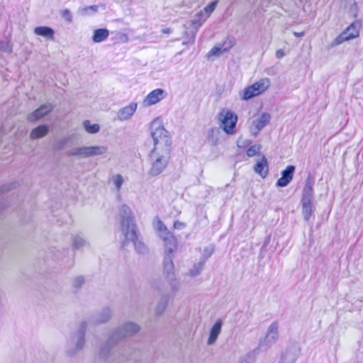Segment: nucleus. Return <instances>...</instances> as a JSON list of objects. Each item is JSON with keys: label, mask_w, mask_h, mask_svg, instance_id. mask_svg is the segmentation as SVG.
I'll list each match as a JSON object with an SVG mask.
<instances>
[{"label": "nucleus", "mask_w": 363, "mask_h": 363, "mask_svg": "<svg viewBox=\"0 0 363 363\" xmlns=\"http://www.w3.org/2000/svg\"><path fill=\"white\" fill-rule=\"evenodd\" d=\"M270 242V235L267 236L266 238H265V240L264 242V244L261 248V250L263 251L267 247V245H269Z\"/></svg>", "instance_id": "nucleus-52"}, {"label": "nucleus", "mask_w": 363, "mask_h": 363, "mask_svg": "<svg viewBox=\"0 0 363 363\" xmlns=\"http://www.w3.org/2000/svg\"><path fill=\"white\" fill-rule=\"evenodd\" d=\"M124 233L125 240L122 242L121 247H124L128 241H132L134 244L135 250L139 254L145 255L148 252V247L140 240L137 235L136 228H132L130 231Z\"/></svg>", "instance_id": "nucleus-10"}, {"label": "nucleus", "mask_w": 363, "mask_h": 363, "mask_svg": "<svg viewBox=\"0 0 363 363\" xmlns=\"http://www.w3.org/2000/svg\"><path fill=\"white\" fill-rule=\"evenodd\" d=\"M314 179L308 175L305 181V185L302 190L301 205L303 219L309 222L312 217H314L315 206L314 204Z\"/></svg>", "instance_id": "nucleus-3"}, {"label": "nucleus", "mask_w": 363, "mask_h": 363, "mask_svg": "<svg viewBox=\"0 0 363 363\" xmlns=\"http://www.w3.org/2000/svg\"><path fill=\"white\" fill-rule=\"evenodd\" d=\"M254 171L263 179L267 177L269 174L268 162L264 155L262 157L260 160L257 162L254 167Z\"/></svg>", "instance_id": "nucleus-18"}, {"label": "nucleus", "mask_w": 363, "mask_h": 363, "mask_svg": "<svg viewBox=\"0 0 363 363\" xmlns=\"http://www.w3.org/2000/svg\"><path fill=\"white\" fill-rule=\"evenodd\" d=\"M109 35V31L106 28H98L94 31L92 40L94 43L104 41Z\"/></svg>", "instance_id": "nucleus-25"}, {"label": "nucleus", "mask_w": 363, "mask_h": 363, "mask_svg": "<svg viewBox=\"0 0 363 363\" xmlns=\"http://www.w3.org/2000/svg\"><path fill=\"white\" fill-rule=\"evenodd\" d=\"M344 6L347 10V13L352 17H357L358 13V7L355 0H344Z\"/></svg>", "instance_id": "nucleus-26"}, {"label": "nucleus", "mask_w": 363, "mask_h": 363, "mask_svg": "<svg viewBox=\"0 0 363 363\" xmlns=\"http://www.w3.org/2000/svg\"><path fill=\"white\" fill-rule=\"evenodd\" d=\"M168 301L169 297L167 295H164L161 297L155 308V313L157 315H160L164 312L167 306Z\"/></svg>", "instance_id": "nucleus-28"}, {"label": "nucleus", "mask_w": 363, "mask_h": 363, "mask_svg": "<svg viewBox=\"0 0 363 363\" xmlns=\"http://www.w3.org/2000/svg\"><path fill=\"white\" fill-rule=\"evenodd\" d=\"M161 31L163 34H169L172 32V29L169 28H162Z\"/></svg>", "instance_id": "nucleus-55"}, {"label": "nucleus", "mask_w": 363, "mask_h": 363, "mask_svg": "<svg viewBox=\"0 0 363 363\" xmlns=\"http://www.w3.org/2000/svg\"><path fill=\"white\" fill-rule=\"evenodd\" d=\"M84 282V277L83 276H78L73 279L72 286L75 289L79 290Z\"/></svg>", "instance_id": "nucleus-42"}, {"label": "nucleus", "mask_w": 363, "mask_h": 363, "mask_svg": "<svg viewBox=\"0 0 363 363\" xmlns=\"http://www.w3.org/2000/svg\"><path fill=\"white\" fill-rule=\"evenodd\" d=\"M164 271L167 274V277L169 279H173L174 277V263L171 264H167L163 265Z\"/></svg>", "instance_id": "nucleus-40"}, {"label": "nucleus", "mask_w": 363, "mask_h": 363, "mask_svg": "<svg viewBox=\"0 0 363 363\" xmlns=\"http://www.w3.org/2000/svg\"><path fill=\"white\" fill-rule=\"evenodd\" d=\"M346 29H350L349 34H354V33L357 32V36L359 35V30L357 29V26H354V23H352Z\"/></svg>", "instance_id": "nucleus-50"}, {"label": "nucleus", "mask_w": 363, "mask_h": 363, "mask_svg": "<svg viewBox=\"0 0 363 363\" xmlns=\"http://www.w3.org/2000/svg\"><path fill=\"white\" fill-rule=\"evenodd\" d=\"M119 216L121 217V229L123 233H128L132 228L135 229L136 225L134 223L133 213L130 207L127 205H122L119 209Z\"/></svg>", "instance_id": "nucleus-8"}, {"label": "nucleus", "mask_w": 363, "mask_h": 363, "mask_svg": "<svg viewBox=\"0 0 363 363\" xmlns=\"http://www.w3.org/2000/svg\"><path fill=\"white\" fill-rule=\"evenodd\" d=\"M350 29H345L342 33H340L335 39L332 42L331 46L338 45L345 41L350 40L351 39L355 38L357 37V33H354V34H349Z\"/></svg>", "instance_id": "nucleus-21"}, {"label": "nucleus", "mask_w": 363, "mask_h": 363, "mask_svg": "<svg viewBox=\"0 0 363 363\" xmlns=\"http://www.w3.org/2000/svg\"><path fill=\"white\" fill-rule=\"evenodd\" d=\"M205 264V260L200 261L198 263L195 264L191 269L189 271V275L194 277L200 274L202 271L203 266Z\"/></svg>", "instance_id": "nucleus-30"}, {"label": "nucleus", "mask_w": 363, "mask_h": 363, "mask_svg": "<svg viewBox=\"0 0 363 363\" xmlns=\"http://www.w3.org/2000/svg\"><path fill=\"white\" fill-rule=\"evenodd\" d=\"M174 255L173 253H169V252L165 251V255L163 260V265L167 264L173 263Z\"/></svg>", "instance_id": "nucleus-46"}, {"label": "nucleus", "mask_w": 363, "mask_h": 363, "mask_svg": "<svg viewBox=\"0 0 363 363\" xmlns=\"http://www.w3.org/2000/svg\"><path fill=\"white\" fill-rule=\"evenodd\" d=\"M182 44L184 45H191L194 44V42L193 38H191V40L184 39Z\"/></svg>", "instance_id": "nucleus-53"}, {"label": "nucleus", "mask_w": 363, "mask_h": 363, "mask_svg": "<svg viewBox=\"0 0 363 363\" xmlns=\"http://www.w3.org/2000/svg\"><path fill=\"white\" fill-rule=\"evenodd\" d=\"M186 226V224L184 222L179 220H175L174 222L173 227L176 230H182L184 229Z\"/></svg>", "instance_id": "nucleus-48"}, {"label": "nucleus", "mask_w": 363, "mask_h": 363, "mask_svg": "<svg viewBox=\"0 0 363 363\" xmlns=\"http://www.w3.org/2000/svg\"><path fill=\"white\" fill-rule=\"evenodd\" d=\"M138 104L132 102L129 105L121 108L117 113L118 119L121 121L129 119L135 112Z\"/></svg>", "instance_id": "nucleus-17"}, {"label": "nucleus", "mask_w": 363, "mask_h": 363, "mask_svg": "<svg viewBox=\"0 0 363 363\" xmlns=\"http://www.w3.org/2000/svg\"><path fill=\"white\" fill-rule=\"evenodd\" d=\"M182 52L183 51H180V52H177V55H182Z\"/></svg>", "instance_id": "nucleus-57"}, {"label": "nucleus", "mask_w": 363, "mask_h": 363, "mask_svg": "<svg viewBox=\"0 0 363 363\" xmlns=\"http://www.w3.org/2000/svg\"><path fill=\"white\" fill-rule=\"evenodd\" d=\"M151 136L154 141V147L172 150V139L169 132L160 121H154L150 124Z\"/></svg>", "instance_id": "nucleus-4"}, {"label": "nucleus", "mask_w": 363, "mask_h": 363, "mask_svg": "<svg viewBox=\"0 0 363 363\" xmlns=\"http://www.w3.org/2000/svg\"><path fill=\"white\" fill-rule=\"evenodd\" d=\"M301 352V348L297 345H293L287 348L281 356L279 363H295Z\"/></svg>", "instance_id": "nucleus-12"}, {"label": "nucleus", "mask_w": 363, "mask_h": 363, "mask_svg": "<svg viewBox=\"0 0 363 363\" xmlns=\"http://www.w3.org/2000/svg\"><path fill=\"white\" fill-rule=\"evenodd\" d=\"M62 17L68 23H70L72 22V13L71 11L67 9H64L62 11Z\"/></svg>", "instance_id": "nucleus-45"}, {"label": "nucleus", "mask_w": 363, "mask_h": 363, "mask_svg": "<svg viewBox=\"0 0 363 363\" xmlns=\"http://www.w3.org/2000/svg\"><path fill=\"white\" fill-rule=\"evenodd\" d=\"M285 55V52L282 49H279L276 52V57L278 59L282 58Z\"/></svg>", "instance_id": "nucleus-51"}, {"label": "nucleus", "mask_w": 363, "mask_h": 363, "mask_svg": "<svg viewBox=\"0 0 363 363\" xmlns=\"http://www.w3.org/2000/svg\"><path fill=\"white\" fill-rule=\"evenodd\" d=\"M170 284H171V287H172V290L177 291L178 289L179 284H178V283L177 281H174Z\"/></svg>", "instance_id": "nucleus-54"}, {"label": "nucleus", "mask_w": 363, "mask_h": 363, "mask_svg": "<svg viewBox=\"0 0 363 363\" xmlns=\"http://www.w3.org/2000/svg\"><path fill=\"white\" fill-rule=\"evenodd\" d=\"M270 85V80L268 78H263L251 85V89L255 91L257 95L261 94L267 90Z\"/></svg>", "instance_id": "nucleus-20"}, {"label": "nucleus", "mask_w": 363, "mask_h": 363, "mask_svg": "<svg viewBox=\"0 0 363 363\" xmlns=\"http://www.w3.org/2000/svg\"><path fill=\"white\" fill-rule=\"evenodd\" d=\"M223 130L228 135L235 133V126L238 122V116L230 110H223L219 113Z\"/></svg>", "instance_id": "nucleus-7"}, {"label": "nucleus", "mask_w": 363, "mask_h": 363, "mask_svg": "<svg viewBox=\"0 0 363 363\" xmlns=\"http://www.w3.org/2000/svg\"><path fill=\"white\" fill-rule=\"evenodd\" d=\"M111 317V311L108 308H106L98 315L95 319L97 323H104L107 322Z\"/></svg>", "instance_id": "nucleus-29"}, {"label": "nucleus", "mask_w": 363, "mask_h": 363, "mask_svg": "<svg viewBox=\"0 0 363 363\" xmlns=\"http://www.w3.org/2000/svg\"><path fill=\"white\" fill-rule=\"evenodd\" d=\"M171 154L172 150L154 147L148 156L151 166L148 171V174L151 177L160 175L167 167L171 158Z\"/></svg>", "instance_id": "nucleus-2"}, {"label": "nucleus", "mask_w": 363, "mask_h": 363, "mask_svg": "<svg viewBox=\"0 0 363 363\" xmlns=\"http://www.w3.org/2000/svg\"><path fill=\"white\" fill-rule=\"evenodd\" d=\"M113 183L117 190H120L123 183V178L121 174H116L113 177Z\"/></svg>", "instance_id": "nucleus-44"}, {"label": "nucleus", "mask_w": 363, "mask_h": 363, "mask_svg": "<svg viewBox=\"0 0 363 363\" xmlns=\"http://www.w3.org/2000/svg\"><path fill=\"white\" fill-rule=\"evenodd\" d=\"M222 325L223 321L220 319H218L216 321L210 330V334L207 342L208 345H213L216 342L217 338L221 332Z\"/></svg>", "instance_id": "nucleus-19"}, {"label": "nucleus", "mask_w": 363, "mask_h": 363, "mask_svg": "<svg viewBox=\"0 0 363 363\" xmlns=\"http://www.w3.org/2000/svg\"><path fill=\"white\" fill-rule=\"evenodd\" d=\"M256 96H258L257 94L251 89V86H249L244 89L242 99L248 100Z\"/></svg>", "instance_id": "nucleus-39"}, {"label": "nucleus", "mask_w": 363, "mask_h": 363, "mask_svg": "<svg viewBox=\"0 0 363 363\" xmlns=\"http://www.w3.org/2000/svg\"><path fill=\"white\" fill-rule=\"evenodd\" d=\"M218 3V0L213 1L204 8L206 16H208V17L209 16V15L215 10Z\"/></svg>", "instance_id": "nucleus-43"}, {"label": "nucleus", "mask_w": 363, "mask_h": 363, "mask_svg": "<svg viewBox=\"0 0 363 363\" xmlns=\"http://www.w3.org/2000/svg\"><path fill=\"white\" fill-rule=\"evenodd\" d=\"M34 33L49 40H54L55 30L48 26H38L34 28Z\"/></svg>", "instance_id": "nucleus-22"}, {"label": "nucleus", "mask_w": 363, "mask_h": 363, "mask_svg": "<svg viewBox=\"0 0 363 363\" xmlns=\"http://www.w3.org/2000/svg\"><path fill=\"white\" fill-rule=\"evenodd\" d=\"M86 243V241L82 237L76 235L73 238L72 247L74 250H78L84 246Z\"/></svg>", "instance_id": "nucleus-35"}, {"label": "nucleus", "mask_w": 363, "mask_h": 363, "mask_svg": "<svg viewBox=\"0 0 363 363\" xmlns=\"http://www.w3.org/2000/svg\"><path fill=\"white\" fill-rule=\"evenodd\" d=\"M49 132V128L46 125H40L33 129L30 134L32 140L39 139L45 137Z\"/></svg>", "instance_id": "nucleus-23"}, {"label": "nucleus", "mask_w": 363, "mask_h": 363, "mask_svg": "<svg viewBox=\"0 0 363 363\" xmlns=\"http://www.w3.org/2000/svg\"><path fill=\"white\" fill-rule=\"evenodd\" d=\"M164 91L162 89H156L149 93L143 101L145 106H151L158 103L164 98Z\"/></svg>", "instance_id": "nucleus-16"}, {"label": "nucleus", "mask_w": 363, "mask_h": 363, "mask_svg": "<svg viewBox=\"0 0 363 363\" xmlns=\"http://www.w3.org/2000/svg\"><path fill=\"white\" fill-rule=\"evenodd\" d=\"M233 45H230L228 47L224 48L223 45L214 46L208 53V57L218 56L220 54L226 52L230 49Z\"/></svg>", "instance_id": "nucleus-31"}, {"label": "nucleus", "mask_w": 363, "mask_h": 363, "mask_svg": "<svg viewBox=\"0 0 363 363\" xmlns=\"http://www.w3.org/2000/svg\"><path fill=\"white\" fill-rule=\"evenodd\" d=\"M213 250H214L213 247H212L204 248L203 256H204L205 259L203 260L206 261V259L209 258L211 256V255L213 254Z\"/></svg>", "instance_id": "nucleus-47"}, {"label": "nucleus", "mask_w": 363, "mask_h": 363, "mask_svg": "<svg viewBox=\"0 0 363 363\" xmlns=\"http://www.w3.org/2000/svg\"><path fill=\"white\" fill-rule=\"evenodd\" d=\"M83 125L86 131L89 133L94 134L100 130V126L99 124H91L90 121L88 120L84 121Z\"/></svg>", "instance_id": "nucleus-32"}, {"label": "nucleus", "mask_w": 363, "mask_h": 363, "mask_svg": "<svg viewBox=\"0 0 363 363\" xmlns=\"http://www.w3.org/2000/svg\"><path fill=\"white\" fill-rule=\"evenodd\" d=\"M108 148L106 146H90L74 147L67 152L68 156H79L82 157H90L96 155H102L107 152Z\"/></svg>", "instance_id": "nucleus-6"}, {"label": "nucleus", "mask_w": 363, "mask_h": 363, "mask_svg": "<svg viewBox=\"0 0 363 363\" xmlns=\"http://www.w3.org/2000/svg\"><path fill=\"white\" fill-rule=\"evenodd\" d=\"M14 185L15 184H6L0 186V212L8 206V203L4 200L2 194L12 189Z\"/></svg>", "instance_id": "nucleus-27"}, {"label": "nucleus", "mask_w": 363, "mask_h": 363, "mask_svg": "<svg viewBox=\"0 0 363 363\" xmlns=\"http://www.w3.org/2000/svg\"><path fill=\"white\" fill-rule=\"evenodd\" d=\"M261 145H252L250 146L247 150V155L250 157H252L256 155H257L259 153V152L261 150Z\"/></svg>", "instance_id": "nucleus-38"}, {"label": "nucleus", "mask_w": 363, "mask_h": 363, "mask_svg": "<svg viewBox=\"0 0 363 363\" xmlns=\"http://www.w3.org/2000/svg\"><path fill=\"white\" fill-rule=\"evenodd\" d=\"M296 167L294 165H289L281 171V177L277 180L276 186L278 187L286 186L292 180Z\"/></svg>", "instance_id": "nucleus-14"}, {"label": "nucleus", "mask_w": 363, "mask_h": 363, "mask_svg": "<svg viewBox=\"0 0 363 363\" xmlns=\"http://www.w3.org/2000/svg\"><path fill=\"white\" fill-rule=\"evenodd\" d=\"M216 132L214 128H211L208 130V139L211 140L213 145H216V142L213 140V135Z\"/></svg>", "instance_id": "nucleus-49"}, {"label": "nucleus", "mask_w": 363, "mask_h": 363, "mask_svg": "<svg viewBox=\"0 0 363 363\" xmlns=\"http://www.w3.org/2000/svg\"><path fill=\"white\" fill-rule=\"evenodd\" d=\"M279 339V323L272 322L267 329V335L263 340L259 342V347L268 349L274 345Z\"/></svg>", "instance_id": "nucleus-9"}, {"label": "nucleus", "mask_w": 363, "mask_h": 363, "mask_svg": "<svg viewBox=\"0 0 363 363\" xmlns=\"http://www.w3.org/2000/svg\"><path fill=\"white\" fill-rule=\"evenodd\" d=\"M86 329V323L82 322L77 331L71 336L69 348L67 350L68 356L73 357L82 350L85 343Z\"/></svg>", "instance_id": "nucleus-5"}, {"label": "nucleus", "mask_w": 363, "mask_h": 363, "mask_svg": "<svg viewBox=\"0 0 363 363\" xmlns=\"http://www.w3.org/2000/svg\"><path fill=\"white\" fill-rule=\"evenodd\" d=\"M304 32H301V33H298V32H294V35L296 36V37H302L304 35Z\"/></svg>", "instance_id": "nucleus-56"}, {"label": "nucleus", "mask_w": 363, "mask_h": 363, "mask_svg": "<svg viewBox=\"0 0 363 363\" xmlns=\"http://www.w3.org/2000/svg\"><path fill=\"white\" fill-rule=\"evenodd\" d=\"M271 115L269 113H263L260 117L253 121L251 127V133L254 135H257L269 122Z\"/></svg>", "instance_id": "nucleus-13"}, {"label": "nucleus", "mask_w": 363, "mask_h": 363, "mask_svg": "<svg viewBox=\"0 0 363 363\" xmlns=\"http://www.w3.org/2000/svg\"><path fill=\"white\" fill-rule=\"evenodd\" d=\"M207 18L208 16H206V14L202 11H201L195 15L194 19L190 21V26L194 28H196V30H199V28L206 21Z\"/></svg>", "instance_id": "nucleus-24"}, {"label": "nucleus", "mask_w": 363, "mask_h": 363, "mask_svg": "<svg viewBox=\"0 0 363 363\" xmlns=\"http://www.w3.org/2000/svg\"><path fill=\"white\" fill-rule=\"evenodd\" d=\"M98 10V6L93 5L86 7H84L79 9V13L82 16L91 15L96 13Z\"/></svg>", "instance_id": "nucleus-36"}, {"label": "nucleus", "mask_w": 363, "mask_h": 363, "mask_svg": "<svg viewBox=\"0 0 363 363\" xmlns=\"http://www.w3.org/2000/svg\"><path fill=\"white\" fill-rule=\"evenodd\" d=\"M160 238L164 242L165 251L169 253L176 252L178 247V240L173 233L169 230L165 234L160 235Z\"/></svg>", "instance_id": "nucleus-11"}, {"label": "nucleus", "mask_w": 363, "mask_h": 363, "mask_svg": "<svg viewBox=\"0 0 363 363\" xmlns=\"http://www.w3.org/2000/svg\"><path fill=\"white\" fill-rule=\"evenodd\" d=\"M140 330L138 325L128 322L117 328L108 337L107 341L100 347L99 356L101 359H107L110 356L111 349L120 341L127 337H130Z\"/></svg>", "instance_id": "nucleus-1"}, {"label": "nucleus", "mask_w": 363, "mask_h": 363, "mask_svg": "<svg viewBox=\"0 0 363 363\" xmlns=\"http://www.w3.org/2000/svg\"><path fill=\"white\" fill-rule=\"evenodd\" d=\"M70 138H62L57 140L53 145V149L57 151H60L66 146V145L69 143Z\"/></svg>", "instance_id": "nucleus-34"}, {"label": "nucleus", "mask_w": 363, "mask_h": 363, "mask_svg": "<svg viewBox=\"0 0 363 363\" xmlns=\"http://www.w3.org/2000/svg\"><path fill=\"white\" fill-rule=\"evenodd\" d=\"M198 32V30L196 28H194L192 27H189L184 32V38L191 40V38L194 40V42L195 43V38L196 33Z\"/></svg>", "instance_id": "nucleus-37"}, {"label": "nucleus", "mask_w": 363, "mask_h": 363, "mask_svg": "<svg viewBox=\"0 0 363 363\" xmlns=\"http://www.w3.org/2000/svg\"><path fill=\"white\" fill-rule=\"evenodd\" d=\"M53 109L52 104H43L33 113L28 115V120L30 122H35L50 113Z\"/></svg>", "instance_id": "nucleus-15"}, {"label": "nucleus", "mask_w": 363, "mask_h": 363, "mask_svg": "<svg viewBox=\"0 0 363 363\" xmlns=\"http://www.w3.org/2000/svg\"><path fill=\"white\" fill-rule=\"evenodd\" d=\"M13 46L9 41H0V51L11 53Z\"/></svg>", "instance_id": "nucleus-41"}, {"label": "nucleus", "mask_w": 363, "mask_h": 363, "mask_svg": "<svg viewBox=\"0 0 363 363\" xmlns=\"http://www.w3.org/2000/svg\"><path fill=\"white\" fill-rule=\"evenodd\" d=\"M155 228L159 237H160V235H162L163 234H165L166 233H167L169 231L167 227L160 218L157 219V220L155 225Z\"/></svg>", "instance_id": "nucleus-33"}]
</instances>
